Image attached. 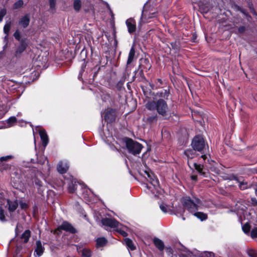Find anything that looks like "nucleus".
<instances>
[{
    "mask_svg": "<svg viewBox=\"0 0 257 257\" xmlns=\"http://www.w3.org/2000/svg\"><path fill=\"white\" fill-rule=\"evenodd\" d=\"M182 203L184 208L179 207L177 209L176 212L177 213L182 216L183 220L185 219V216H188L187 213H185V209L201 220H205L207 218L206 214L201 212H196L198 207L200 204L199 199L195 198L194 200H191L190 197H185L182 199Z\"/></svg>",
    "mask_w": 257,
    "mask_h": 257,
    "instance_id": "1",
    "label": "nucleus"
},
{
    "mask_svg": "<svg viewBox=\"0 0 257 257\" xmlns=\"http://www.w3.org/2000/svg\"><path fill=\"white\" fill-rule=\"evenodd\" d=\"M145 107L148 110L145 122L151 126L156 125L161 114V95L156 100L154 98L153 100L148 101Z\"/></svg>",
    "mask_w": 257,
    "mask_h": 257,
    "instance_id": "2",
    "label": "nucleus"
},
{
    "mask_svg": "<svg viewBox=\"0 0 257 257\" xmlns=\"http://www.w3.org/2000/svg\"><path fill=\"white\" fill-rule=\"evenodd\" d=\"M124 142L125 143L126 148L129 153L134 155L140 154L143 148L142 144L127 137L124 138Z\"/></svg>",
    "mask_w": 257,
    "mask_h": 257,
    "instance_id": "3",
    "label": "nucleus"
},
{
    "mask_svg": "<svg viewBox=\"0 0 257 257\" xmlns=\"http://www.w3.org/2000/svg\"><path fill=\"white\" fill-rule=\"evenodd\" d=\"M145 173L147 175L151 184L153 186V188L151 190V192L153 195L154 199H158L160 195V190L161 189L159 179L152 172L145 171Z\"/></svg>",
    "mask_w": 257,
    "mask_h": 257,
    "instance_id": "4",
    "label": "nucleus"
},
{
    "mask_svg": "<svg viewBox=\"0 0 257 257\" xmlns=\"http://www.w3.org/2000/svg\"><path fill=\"white\" fill-rule=\"evenodd\" d=\"M62 230H64L72 234H75L77 232V229L67 221H63L62 224L55 229L54 233L60 234L62 233Z\"/></svg>",
    "mask_w": 257,
    "mask_h": 257,
    "instance_id": "5",
    "label": "nucleus"
},
{
    "mask_svg": "<svg viewBox=\"0 0 257 257\" xmlns=\"http://www.w3.org/2000/svg\"><path fill=\"white\" fill-rule=\"evenodd\" d=\"M193 150L202 152L205 149L206 144L202 137L197 136L194 138L192 142Z\"/></svg>",
    "mask_w": 257,
    "mask_h": 257,
    "instance_id": "6",
    "label": "nucleus"
},
{
    "mask_svg": "<svg viewBox=\"0 0 257 257\" xmlns=\"http://www.w3.org/2000/svg\"><path fill=\"white\" fill-rule=\"evenodd\" d=\"M116 111L115 108H107L104 114V119L107 123L114 122L116 118Z\"/></svg>",
    "mask_w": 257,
    "mask_h": 257,
    "instance_id": "7",
    "label": "nucleus"
},
{
    "mask_svg": "<svg viewBox=\"0 0 257 257\" xmlns=\"http://www.w3.org/2000/svg\"><path fill=\"white\" fill-rule=\"evenodd\" d=\"M28 45L26 38L22 39L20 44L19 45L15 51V55L16 57L19 58L22 54L26 50Z\"/></svg>",
    "mask_w": 257,
    "mask_h": 257,
    "instance_id": "8",
    "label": "nucleus"
},
{
    "mask_svg": "<svg viewBox=\"0 0 257 257\" xmlns=\"http://www.w3.org/2000/svg\"><path fill=\"white\" fill-rule=\"evenodd\" d=\"M101 223L103 225L110 227V228H116L118 226L119 222L114 218H104L101 219Z\"/></svg>",
    "mask_w": 257,
    "mask_h": 257,
    "instance_id": "9",
    "label": "nucleus"
},
{
    "mask_svg": "<svg viewBox=\"0 0 257 257\" xmlns=\"http://www.w3.org/2000/svg\"><path fill=\"white\" fill-rule=\"evenodd\" d=\"M30 22V15L29 14H26L21 17L19 20V25L25 29L28 27Z\"/></svg>",
    "mask_w": 257,
    "mask_h": 257,
    "instance_id": "10",
    "label": "nucleus"
},
{
    "mask_svg": "<svg viewBox=\"0 0 257 257\" xmlns=\"http://www.w3.org/2000/svg\"><path fill=\"white\" fill-rule=\"evenodd\" d=\"M7 205L8 206V210L12 216L11 213L14 212L19 206V200L16 199L14 201H12L10 199H8L7 201Z\"/></svg>",
    "mask_w": 257,
    "mask_h": 257,
    "instance_id": "11",
    "label": "nucleus"
},
{
    "mask_svg": "<svg viewBox=\"0 0 257 257\" xmlns=\"http://www.w3.org/2000/svg\"><path fill=\"white\" fill-rule=\"evenodd\" d=\"M36 247L35 249L34 254L35 256L40 257L43 254L45 248L43 246L40 240L36 241Z\"/></svg>",
    "mask_w": 257,
    "mask_h": 257,
    "instance_id": "12",
    "label": "nucleus"
},
{
    "mask_svg": "<svg viewBox=\"0 0 257 257\" xmlns=\"http://www.w3.org/2000/svg\"><path fill=\"white\" fill-rule=\"evenodd\" d=\"M127 27L128 32L130 34H133L136 30V24L135 20L133 18L127 19L125 22Z\"/></svg>",
    "mask_w": 257,
    "mask_h": 257,
    "instance_id": "13",
    "label": "nucleus"
},
{
    "mask_svg": "<svg viewBox=\"0 0 257 257\" xmlns=\"http://www.w3.org/2000/svg\"><path fill=\"white\" fill-rule=\"evenodd\" d=\"M39 135L42 142V145L46 147L49 143V138L45 130H41L39 131Z\"/></svg>",
    "mask_w": 257,
    "mask_h": 257,
    "instance_id": "14",
    "label": "nucleus"
},
{
    "mask_svg": "<svg viewBox=\"0 0 257 257\" xmlns=\"http://www.w3.org/2000/svg\"><path fill=\"white\" fill-rule=\"evenodd\" d=\"M13 158V156L12 155H8L6 156L2 157L0 158V167H3V170H7L10 168V166L5 163L4 161H8Z\"/></svg>",
    "mask_w": 257,
    "mask_h": 257,
    "instance_id": "15",
    "label": "nucleus"
},
{
    "mask_svg": "<svg viewBox=\"0 0 257 257\" xmlns=\"http://www.w3.org/2000/svg\"><path fill=\"white\" fill-rule=\"evenodd\" d=\"M78 181L76 179H72L71 182L68 184V189L70 193H73L77 189Z\"/></svg>",
    "mask_w": 257,
    "mask_h": 257,
    "instance_id": "16",
    "label": "nucleus"
},
{
    "mask_svg": "<svg viewBox=\"0 0 257 257\" xmlns=\"http://www.w3.org/2000/svg\"><path fill=\"white\" fill-rule=\"evenodd\" d=\"M57 170L60 174H64L68 171V167L62 162H60L57 166Z\"/></svg>",
    "mask_w": 257,
    "mask_h": 257,
    "instance_id": "17",
    "label": "nucleus"
},
{
    "mask_svg": "<svg viewBox=\"0 0 257 257\" xmlns=\"http://www.w3.org/2000/svg\"><path fill=\"white\" fill-rule=\"evenodd\" d=\"M135 55V49L134 46H132L130 49L129 54H128V58H127V65H129L131 63H132V62L133 61V60L134 59Z\"/></svg>",
    "mask_w": 257,
    "mask_h": 257,
    "instance_id": "18",
    "label": "nucleus"
},
{
    "mask_svg": "<svg viewBox=\"0 0 257 257\" xmlns=\"http://www.w3.org/2000/svg\"><path fill=\"white\" fill-rule=\"evenodd\" d=\"M97 247H103L107 243V240L104 237H99L96 240Z\"/></svg>",
    "mask_w": 257,
    "mask_h": 257,
    "instance_id": "19",
    "label": "nucleus"
},
{
    "mask_svg": "<svg viewBox=\"0 0 257 257\" xmlns=\"http://www.w3.org/2000/svg\"><path fill=\"white\" fill-rule=\"evenodd\" d=\"M167 106L165 102L162 101V116L164 117L165 118H169V114L167 111Z\"/></svg>",
    "mask_w": 257,
    "mask_h": 257,
    "instance_id": "20",
    "label": "nucleus"
},
{
    "mask_svg": "<svg viewBox=\"0 0 257 257\" xmlns=\"http://www.w3.org/2000/svg\"><path fill=\"white\" fill-rule=\"evenodd\" d=\"M235 181L239 183V187L241 190H244L247 189L248 187V185L247 182L244 181L242 179H235Z\"/></svg>",
    "mask_w": 257,
    "mask_h": 257,
    "instance_id": "21",
    "label": "nucleus"
},
{
    "mask_svg": "<svg viewBox=\"0 0 257 257\" xmlns=\"http://www.w3.org/2000/svg\"><path fill=\"white\" fill-rule=\"evenodd\" d=\"M126 246L131 250H134L136 247L134 245L133 241L129 238H125L124 239Z\"/></svg>",
    "mask_w": 257,
    "mask_h": 257,
    "instance_id": "22",
    "label": "nucleus"
},
{
    "mask_svg": "<svg viewBox=\"0 0 257 257\" xmlns=\"http://www.w3.org/2000/svg\"><path fill=\"white\" fill-rule=\"evenodd\" d=\"M30 237L31 231L29 229H27L23 233L21 237L24 239V243H27Z\"/></svg>",
    "mask_w": 257,
    "mask_h": 257,
    "instance_id": "23",
    "label": "nucleus"
},
{
    "mask_svg": "<svg viewBox=\"0 0 257 257\" xmlns=\"http://www.w3.org/2000/svg\"><path fill=\"white\" fill-rule=\"evenodd\" d=\"M188 164L190 168L192 169L193 167H194L199 173H201L202 172L203 166L201 165L195 163L191 164L189 161H188Z\"/></svg>",
    "mask_w": 257,
    "mask_h": 257,
    "instance_id": "24",
    "label": "nucleus"
},
{
    "mask_svg": "<svg viewBox=\"0 0 257 257\" xmlns=\"http://www.w3.org/2000/svg\"><path fill=\"white\" fill-rule=\"evenodd\" d=\"M81 2L80 0H74L73 3V8L76 12H79L81 8Z\"/></svg>",
    "mask_w": 257,
    "mask_h": 257,
    "instance_id": "25",
    "label": "nucleus"
},
{
    "mask_svg": "<svg viewBox=\"0 0 257 257\" xmlns=\"http://www.w3.org/2000/svg\"><path fill=\"white\" fill-rule=\"evenodd\" d=\"M194 150H187L185 151V155L187 157L188 159H192L195 157L196 154L194 152Z\"/></svg>",
    "mask_w": 257,
    "mask_h": 257,
    "instance_id": "26",
    "label": "nucleus"
},
{
    "mask_svg": "<svg viewBox=\"0 0 257 257\" xmlns=\"http://www.w3.org/2000/svg\"><path fill=\"white\" fill-rule=\"evenodd\" d=\"M125 81V78L124 77H122L119 81L116 84V88L117 90L120 91L122 88L123 87L124 83Z\"/></svg>",
    "mask_w": 257,
    "mask_h": 257,
    "instance_id": "27",
    "label": "nucleus"
},
{
    "mask_svg": "<svg viewBox=\"0 0 257 257\" xmlns=\"http://www.w3.org/2000/svg\"><path fill=\"white\" fill-rule=\"evenodd\" d=\"M12 25L11 21L7 22L6 24L4 27V33L7 35H9Z\"/></svg>",
    "mask_w": 257,
    "mask_h": 257,
    "instance_id": "28",
    "label": "nucleus"
},
{
    "mask_svg": "<svg viewBox=\"0 0 257 257\" xmlns=\"http://www.w3.org/2000/svg\"><path fill=\"white\" fill-rule=\"evenodd\" d=\"M141 87L144 95H145L147 97H149V95L151 93V89L148 88L147 86L141 85Z\"/></svg>",
    "mask_w": 257,
    "mask_h": 257,
    "instance_id": "29",
    "label": "nucleus"
},
{
    "mask_svg": "<svg viewBox=\"0 0 257 257\" xmlns=\"http://www.w3.org/2000/svg\"><path fill=\"white\" fill-rule=\"evenodd\" d=\"M91 251L89 249L83 248L82 250V257H91Z\"/></svg>",
    "mask_w": 257,
    "mask_h": 257,
    "instance_id": "30",
    "label": "nucleus"
},
{
    "mask_svg": "<svg viewBox=\"0 0 257 257\" xmlns=\"http://www.w3.org/2000/svg\"><path fill=\"white\" fill-rule=\"evenodd\" d=\"M246 252L250 257H257V251L254 249L248 248L246 249Z\"/></svg>",
    "mask_w": 257,
    "mask_h": 257,
    "instance_id": "31",
    "label": "nucleus"
},
{
    "mask_svg": "<svg viewBox=\"0 0 257 257\" xmlns=\"http://www.w3.org/2000/svg\"><path fill=\"white\" fill-rule=\"evenodd\" d=\"M17 119L15 116H11L7 120L9 126H11L17 122Z\"/></svg>",
    "mask_w": 257,
    "mask_h": 257,
    "instance_id": "32",
    "label": "nucleus"
},
{
    "mask_svg": "<svg viewBox=\"0 0 257 257\" xmlns=\"http://www.w3.org/2000/svg\"><path fill=\"white\" fill-rule=\"evenodd\" d=\"M0 220L3 222L7 221L5 211L2 207H0Z\"/></svg>",
    "mask_w": 257,
    "mask_h": 257,
    "instance_id": "33",
    "label": "nucleus"
},
{
    "mask_svg": "<svg viewBox=\"0 0 257 257\" xmlns=\"http://www.w3.org/2000/svg\"><path fill=\"white\" fill-rule=\"evenodd\" d=\"M24 2L23 0H19L16 2L13 5L14 9H18L23 6Z\"/></svg>",
    "mask_w": 257,
    "mask_h": 257,
    "instance_id": "34",
    "label": "nucleus"
},
{
    "mask_svg": "<svg viewBox=\"0 0 257 257\" xmlns=\"http://www.w3.org/2000/svg\"><path fill=\"white\" fill-rule=\"evenodd\" d=\"M19 205H20V207L22 210H26L29 208V205L27 203L23 202L22 200H19Z\"/></svg>",
    "mask_w": 257,
    "mask_h": 257,
    "instance_id": "35",
    "label": "nucleus"
},
{
    "mask_svg": "<svg viewBox=\"0 0 257 257\" xmlns=\"http://www.w3.org/2000/svg\"><path fill=\"white\" fill-rule=\"evenodd\" d=\"M136 75H140V77H139V81H146V78L144 75V72H143V70H141L140 71H139L138 72V74H136Z\"/></svg>",
    "mask_w": 257,
    "mask_h": 257,
    "instance_id": "36",
    "label": "nucleus"
},
{
    "mask_svg": "<svg viewBox=\"0 0 257 257\" xmlns=\"http://www.w3.org/2000/svg\"><path fill=\"white\" fill-rule=\"evenodd\" d=\"M14 37L15 38L21 42V35L19 30H17L14 34Z\"/></svg>",
    "mask_w": 257,
    "mask_h": 257,
    "instance_id": "37",
    "label": "nucleus"
},
{
    "mask_svg": "<svg viewBox=\"0 0 257 257\" xmlns=\"http://www.w3.org/2000/svg\"><path fill=\"white\" fill-rule=\"evenodd\" d=\"M153 241L156 246L161 250V239L158 238H155Z\"/></svg>",
    "mask_w": 257,
    "mask_h": 257,
    "instance_id": "38",
    "label": "nucleus"
},
{
    "mask_svg": "<svg viewBox=\"0 0 257 257\" xmlns=\"http://www.w3.org/2000/svg\"><path fill=\"white\" fill-rule=\"evenodd\" d=\"M100 68H101L100 66H97V65L95 66L93 68V70H94V74H93V80H94L95 78L96 77V76H97V75L98 74V71L100 69Z\"/></svg>",
    "mask_w": 257,
    "mask_h": 257,
    "instance_id": "39",
    "label": "nucleus"
},
{
    "mask_svg": "<svg viewBox=\"0 0 257 257\" xmlns=\"http://www.w3.org/2000/svg\"><path fill=\"white\" fill-rule=\"evenodd\" d=\"M242 230H243V232L245 233H249L250 227L249 225L247 223H246L245 224H244L242 226Z\"/></svg>",
    "mask_w": 257,
    "mask_h": 257,
    "instance_id": "40",
    "label": "nucleus"
},
{
    "mask_svg": "<svg viewBox=\"0 0 257 257\" xmlns=\"http://www.w3.org/2000/svg\"><path fill=\"white\" fill-rule=\"evenodd\" d=\"M250 236L252 238H257V228H253L250 232Z\"/></svg>",
    "mask_w": 257,
    "mask_h": 257,
    "instance_id": "41",
    "label": "nucleus"
},
{
    "mask_svg": "<svg viewBox=\"0 0 257 257\" xmlns=\"http://www.w3.org/2000/svg\"><path fill=\"white\" fill-rule=\"evenodd\" d=\"M7 11L5 9H2L0 11V23L2 22L3 18L6 15Z\"/></svg>",
    "mask_w": 257,
    "mask_h": 257,
    "instance_id": "42",
    "label": "nucleus"
},
{
    "mask_svg": "<svg viewBox=\"0 0 257 257\" xmlns=\"http://www.w3.org/2000/svg\"><path fill=\"white\" fill-rule=\"evenodd\" d=\"M49 1L50 9H55L56 4V0H49Z\"/></svg>",
    "mask_w": 257,
    "mask_h": 257,
    "instance_id": "43",
    "label": "nucleus"
},
{
    "mask_svg": "<svg viewBox=\"0 0 257 257\" xmlns=\"http://www.w3.org/2000/svg\"><path fill=\"white\" fill-rule=\"evenodd\" d=\"M34 182L35 185H37V186L41 187L42 186V181L37 178H35Z\"/></svg>",
    "mask_w": 257,
    "mask_h": 257,
    "instance_id": "44",
    "label": "nucleus"
},
{
    "mask_svg": "<svg viewBox=\"0 0 257 257\" xmlns=\"http://www.w3.org/2000/svg\"><path fill=\"white\" fill-rule=\"evenodd\" d=\"M170 210V208L167 206L162 205V211L165 213H167Z\"/></svg>",
    "mask_w": 257,
    "mask_h": 257,
    "instance_id": "45",
    "label": "nucleus"
},
{
    "mask_svg": "<svg viewBox=\"0 0 257 257\" xmlns=\"http://www.w3.org/2000/svg\"><path fill=\"white\" fill-rule=\"evenodd\" d=\"M117 231L118 232L123 236L125 237L127 235V233L123 230L117 229Z\"/></svg>",
    "mask_w": 257,
    "mask_h": 257,
    "instance_id": "46",
    "label": "nucleus"
},
{
    "mask_svg": "<svg viewBox=\"0 0 257 257\" xmlns=\"http://www.w3.org/2000/svg\"><path fill=\"white\" fill-rule=\"evenodd\" d=\"M170 92L167 89H164V95L163 97L166 98L168 99V97L169 96Z\"/></svg>",
    "mask_w": 257,
    "mask_h": 257,
    "instance_id": "47",
    "label": "nucleus"
},
{
    "mask_svg": "<svg viewBox=\"0 0 257 257\" xmlns=\"http://www.w3.org/2000/svg\"><path fill=\"white\" fill-rule=\"evenodd\" d=\"M146 13H147V11L145 10V7H144L143 10L142 12L141 19H146Z\"/></svg>",
    "mask_w": 257,
    "mask_h": 257,
    "instance_id": "48",
    "label": "nucleus"
},
{
    "mask_svg": "<svg viewBox=\"0 0 257 257\" xmlns=\"http://www.w3.org/2000/svg\"><path fill=\"white\" fill-rule=\"evenodd\" d=\"M192 255V253L190 251H188L187 252V254H183V253H182L180 255V257H190Z\"/></svg>",
    "mask_w": 257,
    "mask_h": 257,
    "instance_id": "49",
    "label": "nucleus"
},
{
    "mask_svg": "<svg viewBox=\"0 0 257 257\" xmlns=\"http://www.w3.org/2000/svg\"><path fill=\"white\" fill-rule=\"evenodd\" d=\"M251 203L253 205H257V200L255 198H251Z\"/></svg>",
    "mask_w": 257,
    "mask_h": 257,
    "instance_id": "50",
    "label": "nucleus"
},
{
    "mask_svg": "<svg viewBox=\"0 0 257 257\" xmlns=\"http://www.w3.org/2000/svg\"><path fill=\"white\" fill-rule=\"evenodd\" d=\"M86 67V64L85 62H84L81 65V69H83L85 70Z\"/></svg>",
    "mask_w": 257,
    "mask_h": 257,
    "instance_id": "51",
    "label": "nucleus"
},
{
    "mask_svg": "<svg viewBox=\"0 0 257 257\" xmlns=\"http://www.w3.org/2000/svg\"><path fill=\"white\" fill-rule=\"evenodd\" d=\"M191 178L193 181H196L197 177L196 175H192L191 176Z\"/></svg>",
    "mask_w": 257,
    "mask_h": 257,
    "instance_id": "52",
    "label": "nucleus"
},
{
    "mask_svg": "<svg viewBox=\"0 0 257 257\" xmlns=\"http://www.w3.org/2000/svg\"><path fill=\"white\" fill-rule=\"evenodd\" d=\"M113 37H114V43L116 45L117 43V41L116 39V34H115V32H114V33H113Z\"/></svg>",
    "mask_w": 257,
    "mask_h": 257,
    "instance_id": "53",
    "label": "nucleus"
},
{
    "mask_svg": "<svg viewBox=\"0 0 257 257\" xmlns=\"http://www.w3.org/2000/svg\"><path fill=\"white\" fill-rule=\"evenodd\" d=\"M78 79H79V80L82 79V74H80V73H79V74H78Z\"/></svg>",
    "mask_w": 257,
    "mask_h": 257,
    "instance_id": "54",
    "label": "nucleus"
},
{
    "mask_svg": "<svg viewBox=\"0 0 257 257\" xmlns=\"http://www.w3.org/2000/svg\"><path fill=\"white\" fill-rule=\"evenodd\" d=\"M84 71H85V70H84V69H81V70H80V71H79V73H80V74H83V72H84Z\"/></svg>",
    "mask_w": 257,
    "mask_h": 257,
    "instance_id": "55",
    "label": "nucleus"
},
{
    "mask_svg": "<svg viewBox=\"0 0 257 257\" xmlns=\"http://www.w3.org/2000/svg\"><path fill=\"white\" fill-rule=\"evenodd\" d=\"M127 87L128 89H130L131 86H130V85L129 84V83H127Z\"/></svg>",
    "mask_w": 257,
    "mask_h": 257,
    "instance_id": "56",
    "label": "nucleus"
},
{
    "mask_svg": "<svg viewBox=\"0 0 257 257\" xmlns=\"http://www.w3.org/2000/svg\"><path fill=\"white\" fill-rule=\"evenodd\" d=\"M208 254H209V257H212V256L213 255V254L211 252H209Z\"/></svg>",
    "mask_w": 257,
    "mask_h": 257,
    "instance_id": "57",
    "label": "nucleus"
},
{
    "mask_svg": "<svg viewBox=\"0 0 257 257\" xmlns=\"http://www.w3.org/2000/svg\"><path fill=\"white\" fill-rule=\"evenodd\" d=\"M8 39V35H6L5 37V40H7Z\"/></svg>",
    "mask_w": 257,
    "mask_h": 257,
    "instance_id": "58",
    "label": "nucleus"
},
{
    "mask_svg": "<svg viewBox=\"0 0 257 257\" xmlns=\"http://www.w3.org/2000/svg\"><path fill=\"white\" fill-rule=\"evenodd\" d=\"M167 250H168V251L170 252H172V249L171 248H167Z\"/></svg>",
    "mask_w": 257,
    "mask_h": 257,
    "instance_id": "59",
    "label": "nucleus"
},
{
    "mask_svg": "<svg viewBox=\"0 0 257 257\" xmlns=\"http://www.w3.org/2000/svg\"><path fill=\"white\" fill-rule=\"evenodd\" d=\"M202 158L204 160L206 158V156L205 155H202Z\"/></svg>",
    "mask_w": 257,
    "mask_h": 257,
    "instance_id": "60",
    "label": "nucleus"
},
{
    "mask_svg": "<svg viewBox=\"0 0 257 257\" xmlns=\"http://www.w3.org/2000/svg\"><path fill=\"white\" fill-rule=\"evenodd\" d=\"M157 80L158 82H159L160 83H161V78H158L157 79Z\"/></svg>",
    "mask_w": 257,
    "mask_h": 257,
    "instance_id": "61",
    "label": "nucleus"
},
{
    "mask_svg": "<svg viewBox=\"0 0 257 257\" xmlns=\"http://www.w3.org/2000/svg\"><path fill=\"white\" fill-rule=\"evenodd\" d=\"M161 246H162V250L163 249V247H164V245L162 243Z\"/></svg>",
    "mask_w": 257,
    "mask_h": 257,
    "instance_id": "62",
    "label": "nucleus"
},
{
    "mask_svg": "<svg viewBox=\"0 0 257 257\" xmlns=\"http://www.w3.org/2000/svg\"><path fill=\"white\" fill-rule=\"evenodd\" d=\"M158 204H159V207H160V208H161V203H160V202H158Z\"/></svg>",
    "mask_w": 257,
    "mask_h": 257,
    "instance_id": "63",
    "label": "nucleus"
}]
</instances>
